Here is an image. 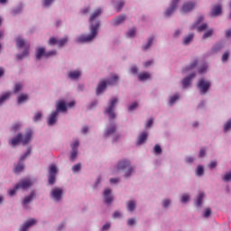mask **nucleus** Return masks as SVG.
Instances as JSON below:
<instances>
[{
    "mask_svg": "<svg viewBox=\"0 0 231 231\" xmlns=\"http://www.w3.org/2000/svg\"><path fill=\"white\" fill-rule=\"evenodd\" d=\"M202 21H203V16H199L197 23L191 26V30H194L196 28V26H198V24H199V23H202Z\"/></svg>",
    "mask_w": 231,
    "mask_h": 231,
    "instance_id": "nucleus-54",
    "label": "nucleus"
},
{
    "mask_svg": "<svg viewBox=\"0 0 231 231\" xmlns=\"http://www.w3.org/2000/svg\"><path fill=\"white\" fill-rule=\"evenodd\" d=\"M223 181H231V171L222 176Z\"/></svg>",
    "mask_w": 231,
    "mask_h": 231,
    "instance_id": "nucleus-37",
    "label": "nucleus"
},
{
    "mask_svg": "<svg viewBox=\"0 0 231 231\" xmlns=\"http://www.w3.org/2000/svg\"><path fill=\"white\" fill-rule=\"evenodd\" d=\"M145 140H147V133L143 132L141 134V136L138 137L137 145H142V143H143V142H145Z\"/></svg>",
    "mask_w": 231,
    "mask_h": 231,
    "instance_id": "nucleus-26",
    "label": "nucleus"
},
{
    "mask_svg": "<svg viewBox=\"0 0 231 231\" xmlns=\"http://www.w3.org/2000/svg\"><path fill=\"white\" fill-rule=\"evenodd\" d=\"M136 107H138V103L137 102H134V104H132L130 106H129V111H134V109H136Z\"/></svg>",
    "mask_w": 231,
    "mask_h": 231,
    "instance_id": "nucleus-55",
    "label": "nucleus"
},
{
    "mask_svg": "<svg viewBox=\"0 0 231 231\" xmlns=\"http://www.w3.org/2000/svg\"><path fill=\"white\" fill-rule=\"evenodd\" d=\"M122 8H124V2L123 1L118 3V5L116 6L117 12H120V10H122Z\"/></svg>",
    "mask_w": 231,
    "mask_h": 231,
    "instance_id": "nucleus-58",
    "label": "nucleus"
},
{
    "mask_svg": "<svg viewBox=\"0 0 231 231\" xmlns=\"http://www.w3.org/2000/svg\"><path fill=\"white\" fill-rule=\"evenodd\" d=\"M90 10L91 9L89 7H84L83 9L80 10V14H82V15H88Z\"/></svg>",
    "mask_w": 231,
    "mask_h": 231,
    "instance_id": "nucleus-47",
    "label": "nucleus"
},
{
    "mask_svg": "<svg viewBox=\"0 0 231 231\" xmlns=\"http://www.w3.org/2000/svg\"><path fill=\"white\" fill-rule=\"evenodd\" d=\"M136 208V203L134 200H130L127 203V210H129V212H133V210H134Z\"/></svg>",
    "mask_w": 231,
    "mask_h": 231,
    "instance_id": "nucleus-30",
    "label": "nucleus"
},
{
    "mask_svg": "<svg viewBox=\"0 0 231 231\" xmlns=\"http://www.w3.org/2000/svg\"><path fill=\"white\" fill-rule=\"evenodd\" d=\"M33 185V180L30 179H23L17 183L13 189L9 190V196H14L15 192L19 190V189H23V190H26V189H30Z\"/></svg>",
    "mask_w": 231,
    "mask_h": 231,
    "instance_id": "nucleus-5",
    "label": "nucleus"
},
{
    "mask_svg": "<svg viewBox=\"0 0 231 231\" xmlns=\"http://www.w3.org/2000/svg\"><path fill=\"white\" fill-rule=\"evenodd\" d=\"M17 48H30V43L26 42L21 37L16 38Z\"/></svg>",
    "mask_w": 231,
    "mask_h": 231,
    "instance_id": "nucleus-17",
    "label": "nucleus"
},
{
    "mask_svg": "<svg viewBox=\"0 0 231 231\" xmlns=\"http://www.w3.org/2000/svg\"><path fill=\"white\" fill-rule=\"evenodd\" d=\"M79 145H80L79 140H75L73 143L70 144L72 152H70L69 158L72 162H75V160L77 159V155L79 154Z\"/></svg>",
    "mask_w": 231,
    "mask_h": 231,
    "instance_id": "nucleus-9",
    "label": "nucleus"
},
{
    "mask_svg": "<svg viewBox=\"0 0 231 231\" xmlns=\"http://www.w3.org/2000/svg\"><path fill=\"white\" fill-rule=\"evenodd\" d=\"M134 223H136V221L134 220V218H130V219H128V221H127V225H128L129 226H133V225H134Z\"/></svg>",
    "mask_w": 231,
    "mask_h": 231,
    "instance_id": "nucleus-59",
    "label": "nucleus"
},
{
    "mask_svg": "<svg viewBox=\"0 0 231 231\" xmlns=\"http://www.w3.org/2000/svg\"><path fill=\"white\" fill-rule=\"evenodd\" d=\"M111 228V224L106 223L103 226L102 230H109Z\"/></svg>",
    "mask_w": 231,
    "mask_h": 231,
    "instance_id": "nucleus-61",
    "label": "nucleus"
},
{
    "mask_svg": "<svg viewBox=\"0 0 231 231\" xmlns=\"http://www.w3.org/2000/svg\"><path fill=\"white\" fill-rule=\"evenodd\" d=\"M169 205H171V200H169V199L163 200L162 206H163L164 208H167Z\"/></svg>",
    "mask_w": 231,
    "mask_h": 231,
    "instance_id": "nucleus-62",
    "label": "nucleus"
},
{
    "mask_svg": "<svg viewBox=\"0 0 231 231\" xmlns=\"http://www.w3.org/2000/svg\"><path fill=\"white\" fill-rule=\"evenodd\" d=\"M68 110V106H66V103L64 101H60L58 103V106H57V108H56V111L57 113H59V111H67Z\"/></svg>",
    "mask_w": 231,
    "mask_h": 231,
    "instance_id": "nucleus-22",
    "label": "nucleus"
},
{
    "mask_svg": "<svg viewBox=\"0 0 231 231\" xmlns=\"http://www.w3.org/2000/svg\"><path fill=\"white\" fill-rule=\"evenodd\" d=\"M81 73L79 70H74V71H70L69 72V78H70L72 80H77V79H79V77H80Z\"/></svg>",
    "mask_w": 231,
    "mask_h": 231,
    "instance_id": "nucleus-24",
    "label": "nucleus"
},
{
    "mask_svg": "<svg viewBox=\"0 0 231 231\" xmlns=\"http://www.w3.org/2000/svg\"><path fill=\"white\" fill-rule=\"evenodd\" d=\"M152 41H154V37H150L148 40V42L146 43V45L143 46V50L144 51H147V50H149V48H151L152 44Z\"/></svg>",
    "mask_w": 231,
    "mask_h": 231,
    "instance_id": "nucleus-31",
    "label": "nucleus"
},
{
    "mask_svg": "<svg viewBox=\"0 0 231 231\" xmlns=\"http://www.w3.org/2000/svg\"><path fill=\"white\" fill-rule=\"evenodd\" d=\"M212 214V211L210 208H207L204 212V217H210V215Z\"/></svg>",
    "mask_w": 231,
    "mask_h": 231,
    "instance_id": "nucleus-56",
    "label": "nucleus"
},
{
    "mask_svg": "<svg viewBox=\"0 0 231 231\" xmlns=\"http://www.w3.org/2000/svg\"><path fill=\"white\" fill-rule=\"evenodd\" d=\"M80 169H81L80 163L75 164V165L72 167L73 172H79V171H80Z\"/></svg>",
    "mask_w": 231,
    "mask_h": 231,
    "instance_id": "nucleus-52",
    "label": "nucleus"
},
{
    "mask_svg": "<svg viewBox=\"0 0 231 231\" xmlns=\"http://www.w3.org/2000/svg\"><path fill=\"white\" fill-rule=\"evenodd\" d=\"M230 129H231V119H229L224 125V132L226 133V131H230Z\"/></svg>",
    "mask_w": 231,
    "mask_h": 231,
    "instance_id": "nucleus-38",
    "label": "nucleus"
},
{
    "mask_svg": "<svg viewBox=\"0 0 231 231\" xmlns=\"http://www.w3.org/2000/svg\"><path fill=\"white\" fill-rule=\"evenodd\" d=\"M30 140H32V131L27 132L25 135H23V134H18L15 137L9 141V145H12V147H15V145H19L20 143L26 145Z\"/></svg>",
    "mask_w": 231,
    "mask_h": 231,
    "instance_id": "nucleus-3",
    "label": "nucleus"
},
{
    "mask_svg": "<svg viewBox=\"0 0 231 231\" xmlns=\"http://www.w3.org/2000/svg\"><path fill=\"white\" fill-rule=\"evenodd\" d=\"M62 194H64V190L60 188H54L51 191V196L55 199V201H60V199H62Z\"/></svg>",
    "mask_w": 231,
    "mask_h": 231,
    "instance_id": "nucleus-10",
    "label": "nucleus"
},
{
    "mask_svg": "<svg viewBox=\"0 0 231 231\" xmlns=\"http://www.w3.org/2000/svg\"><path fill=\"white\" fill-rule=\"evenodd\" d=\"M213 34H214V30L209 29L206 32H204L202 38L203 39H208V37H212Z\"/></svg>",
    "mask_w": 231,
    "mask_h": 231,
    "instance_id": "nucleus-34",
    "label": "nucleus"
},
{
    "mask_svg": "<svg viewBox=\"0 0 231 231\" xmlns=\"http://www.w3.org/2000/svg\"><path fill=\"white\" fill-rule=\"evenodd\" d=\"M35 223H37V221L35 219L28 220L27 222H25L23 224V226L21 227L20 231H28V228L30 226H33V225H35Z\"/></svg>",
    "mask_w": 231,
    "mask_h": 231,
    "instance_id": "nucleus-18",
    "label": "nucleus"
},
{
    "mask_svg": "<svg viewBox=\"0 0 231 231\" xmlns=\"http://www.w3.org/2000/svg\"><path fill=\"white\" fill-rule=\"evenodd\" d=\"M194 77H196V74H190L189 76L186 77L182 80L183 88H189V86H190V82H192V79H194Z\"/></svg>",
    "mask_w": 231,
    "mask_h": 231,
    "instance_id": "nucleus-19",
    "label": "nucleus"
},
{
    "mask_svg": "<svg viewBox=\"0 0 231 231\" xmlns=\"http://www.w3.org/2000/svg\"><path fill=\"white\" fill-rule=\"evenodd\" d=\"M189 198L190 197L189 196V194L182 195V197L180 199L181 203H187V201H189Z\"/></svg>",
    "mask_w": 231,
    "mask_h": 231,
    "instance_id": "nucleus-46",
    "label": "nucleus"
},
{
    "mask_svg": "<svg viewBox=\"0 0 231 231\" xmlns=\"http://www.w3.org/2000/svg\"><path fill=\"white\" fill-rule=\"evenodd\" d=\"M194 162V157H187L186 158V162L187 163H192Z\"/></svg>",
    "mask_w": 231,
    "mask_h": 231,
    "instance_id": "nucleus-63",
    "label": "nucleus"
},
{
    "mask_svg": "<svg viewBox=\"0 0 231 231\" xmlns=\"http://www.w3.org/2000/svg\"><path fill=\"white\" fill-rule=\"evenodd\" d=\"M217 166V162L213 161L209 164V169H216Z\"/></svg>",
    "mask_w": 231,
    "mask_h": 231,
    "instance_id": "nucleus-60",
    "label": "nucleus"
},
{
    "mask_svg": "<svg viewBox=\"0 0 231 231\" xmlns=\"http://www.w3.org/2000/svg\"><path fill=\"white\" fill-rule=\"evenodd\" d=\"M57 116H59V112H52L48 119V125H53L57 122Z\"/></svg>",
    "mask_w": 231,
    "mask_h": 231,
    "instance_id": "nucleus-15",
    "label": "nucleus"
},
{
    "mask_svg": "<svg viewBox=\"0 0 231 231\" xmlns=\"http://www.w3.org/2000/svg\"><path fill=\"white\" fill-rule=\"evenodd\" d=\"M125 172V177L129 178L131 174H133L134 168L131 167V162L127 160H123L117 162V165L116 167V172Z\"/></svg>",
    "mask_w": 231,
    "mask_h": 231,
    "instance_id": "nucleus-2",
    "label": "nucleus"
},
{
    "mask_svg": "<svg viewBox=\"0 0 231 231\" xmlns=\"http://www.w3.org/2000/svg\"><path fill=\"white\" fill-rule=\"evenodd\" d=\"M205 198V193L200 192L197 198L196 206L201 207V204L203 203V199Z\"/></svg>",
    "mask_w": 231,
    "mask_h": 231,
    "instance_id": "nucleus-28",
    "label": "nucleus"
},
{
    "mask_svg": "<svg viewBox=\"0 0 231 231\" xmlns=\"http://www.w3.org/2000/svg\"><path fill=\"white\" fill-rule=\"evenodd\" d=\"M207 28H208V25L207 23H202L200 26L197 27V30L199 32H205V30H207Z\"/></svg>",
    "mask_w": 231,
    "mask_h": 231,
    "instance_id": "nucleus-40",
    "label": "nucleus"
},
{
    "mask_svg": "<svg viewBox=\"0 0 231 231\" xmlns=\"http://www.w3.org/2000/svg\"><path fill=\"white\" fill-rule=\"evenodd\" d=\"M53 55H57V51H50L45 52L46 59H49V57H53Z\"/></svg>",
    "mask_w": 231,
    "mask_h": 231,
    "instance_id": "nucleus-44",
    "label": "nucleus"
},
{
    "mask_svg": "<svg viewBox=\"0 0 231 231\" xmlns=\"http://www.w3.org/2000/svg\"><path fill=\"white\" fill-rule=\"evenodd\" d=\"M154 152H156V154H162V147L159 144L154 146Z\"/></svg>",
    "mask_w": 231,
    "mask_h": 231,
    "instance_id": "nucleus-53",
    "label": "nucleus"
},
{
    "mask_svg": "<svg viewBox=\"0 0 231 231\" xmlns=\"http://www.w3.org/2000/svg\"><path fill=\"white\" fill-rule=\"evenodd\" d=\"M46 49L44 47H40L36 49V59L37 60H41L42 57H45Z\"/></svg>",
    "mask_w": 231,
    "mask_h": 231,
    "instance_id": "nucleus-20",
    "label": "nucleus"
},
{
    "mask_svg": "<svg viewBox=\"0 0 231 231\" xmlns=\"http://www.w3.org/2000/svg\"><path fill=\"white\" fill-rule=\"evenodd\" d=\"M204 172H205V170L203 169V166H198L197 175L198 176H203Z\"/></svg>",
    "mask_w": 231,
    "mask_h": 231,
    "instance_id": "nucleus-41",
    "label": "nucleus"
},
{
    "mask_svg": "<svg viewBox=\"0 0 231 231\" xmlns=\"http://www.w3.org/2000/svg\"><path fill=\"white\" fill-rule=\"evenodd\" d=\"M28 100V95L27 94H21L18 96L17 102L18 104H24Z\"/></svg>",
    "mask_w": 231,
    "mask_h": 231,
    "instance_id": "nucleus-27",
    "label": "nucleus"
},
{
    "mask_svg": "<svg viewBox=\"0 0 231 231\" xmlns=\"http://www.w3.org/2000/svg\"><path fill=\"white\" fill-rule=\"evenodd\" d=\"M192 39H194V34H189L187 37L184 38L183 44H190V42H192Z\"/></svg>",
    "mask_w": 231,
    "mask_h": 231,
    "instance_id": "nucleus-32",
    "label": "nucleus"
},
{
    "mask_svg": "<svg viewBox=\"0 0 231 231\" xmlns=\"http://www.w3.org/2000/svg\"><path fill=\"white\" fill-rule=\"evenodd\" d=\"M196 66H198V60H195L193 61V63L190 65V67H189V68H187V70H189V69H194V68H195Z\"/></svg>",
    "mask_w": 231,
    "mask_h": 231,
    "instance_id": "nucleus-57",
    "label": "nucleus"
},
{
    "mask_svg": "<svg viewBox=\"0 0 231 231\" xmlns=\"http://www.w3.org/2000/svg\"><path fill=\"white\" fill-rule=\"evenodd\" d=\"M178 3H180V0H172L170 8L164 13L165 17H169L174 14V10L178 7Z\"/></svg>",
    "mask_w": 231,
    "mask_h": 231,
    "instance_id": "nucleus-11",
    "label": "nucleus"
},
{
    "mask_svg": "<svg viewBox=\"0 0 231 231\" xmlns=\"http://www.w3.org/2000/svg\"><path fill=\"white\" fill-rule=\"evenodd\" d=\"M59 40H57L55 37H51L49 40L50 46H55V44H58Z\"/></svg>",
    "mask_w": 231,
    "mask_h": 231,
    "instance_id": "nucleus-39",
    "label": "nucleus"
},
{
    "mask_svg": "<svg viewBox=\"0 0 231 231\" xmlns=\"http://www.w3.org/2000/svg\"><path fill=\"white\" fill-rule=\"evenodd\" d=\"M118 82V76L115 75L111 79H108L106 80L102 79L99 84L97 85L96 93L97 95H100L104 93V90L106 89V86H115Z\"/></svg>",
    "mask_w": 231,
    "mask_h": 231,
    "instance_id": "nucleus-4",
    "label": "nucleus"
},
{
    "mask_svg": "<svg viewBox=\"0 0 231 231\" xmlns=\"http://www.w3.org/2000/svg\"><path fill=\"white\" fill-rule=\"evenodd\" d=\"M124 21H125V15L122 14L113 20V24H114V26H118V25L122 24V23H124Z\"/></svg>",
    "mask_w": 231,
    "mask_h": 231,
    "instance_id": "nucleus-21",
    "label": "nucleus"
},
{
    "mask_svg": "<svg viewBox=\"0 0 231 231\" xmlns=\"http://www.w3.org/2000/svg\"><path fill=\"white\" fill-rule=\"evenodd\" d=\"M12 97V92H5L0 97V106H3L5 104V100H8Z\"/></svg>",
    "mask_w": 231,
    "mask_h": 231,
    "instance_id": "nucleus-23",
    "label": "nucleus"
},
{
    "mask_svg": "<svg viewBox=\"0 0 231 231\" xmlns=\"http://www.w3.org/2000/svg\"><path fill=\"white\" fill-rule=\"evenodd\" d=\"M66 42H68L67 37L58 40V47L62 48V46H64Z\"/></svg>",
    "mask_w": 231,
    "mask_h": 231,
    "instance_id": "nucleus-35",
    "label": "nucleus"
},
{
    "mask_svg": "<svg viewBox=\"0 0 231 231\" xmlns=\"http://www.w3.org/2000/svg\"><path fill=\"white\" fill-rule=\"evenodd\" d=\"M55 176H57V175H53V174L49 175V183H50V185H53L55 183Z\"/></svg>",
    "mask_w": 231,
    "mask_h": 231,
    "instance_id": "nucleus-49",
    "label": "nucleus"
},
{
    "mask_svg": "<svg viewBox=\"0 0 231 231\" xmlns=\"http://www.w3.org/2000/svg\"><path fill=\"white\" fill-rule=\"evenodd\" d=\"M114 133H116V125H113L105 133L106 136H111V134H114Z\"/></svg>",
    "mask_w": 231,
    "mask_h": 231,
    "instance_id": "nucleus-25",
    "label": "nucleus"
},
{
    "mask_svg": "<svg viewBox=\"0 0 231 231\" xmlns=\"http://www.w3.org/2000/svg\"><path fill=\"white\" fill-rule=\"evenodd\" d=\"M21 89H23V85H21V83H16L14 86V93H19Z\"/></svg>",
    "mask_w": 231,
    "mask_h": 231,
    "instance_id": "nucleus-43",
    "label": "nucleus"
},
{
    "mask_svg": "<svg viewBox=\"0 0 231 231\" xmlns=\"http://www.w3.org/2000/svg\"><path fill=\"white\" fill-rule=\"evenodd\" d=\"M135 33H136L135 29H130L127 32V37H130V38L134 37Z\"/></svg>",
    "mask_w": 231,
    "mask_h": 231,
    "instance_id": "nucleus-50",
    "label": "nucleus"
},
{
    "mask_svg": "<svg viewBox=\"0 0 231 231\" xmlns=\"http://www.w3.org/2000/svg\"><path fill=\"white\" fill-rule=\"evenodd\" d=\"M49 174L57 175V166L55 164L50 166Z\"/></svg>",
    "mask_w": 231,
    "mask_h": 231,
    "instance_id": "nucleus-36",
    "label": "nucleus"
},
{
    "mask_svg": "<svg viewBox=\"0 0 231 231\" xmlns=\"http://www.w3.org/2000/svg\"><path fill=\"white\" fill-rule=\"evenodd\" d=\"M104 198H105V202L107 205H111V203H113V196H111V189H105Z\"/></svg>",
    "mask_w": 231,
    "mask_h": 231,
    "instance_id": "nucleus-14",
    "label": "nucleus"
},
{
    "mask_svg": "<svg viewBox=\"0 0 231 231\" xmlns=\"http://www.w3.org/2000/svg\"><path fill=\"white\" fill-rule=\"evenodd\" d=\"M102 15V8H97L96 9L89 17V23H90V34L88 36L86 35H81L78 37L77 42H89L90 41H93L95 37H97V34L98 33V28L100 26V22H96L95 21L97 19V17H100Z\"/></svg>",
    "mask_w": 231,
    "mask_h": 231,
    "instance_id": "nucleus-1",
    "label": "nucleus"
},
{
    "mask_svg": "<svg viewBox=\"0 0 231 231\" xmlns=\"http://www.w3.org/2000/svg\"><path fill=\"white\" fill-rule=\"evenodd\" d=\"M30 152H32V148H28L24 155L21 156L20 162L14 168V172L16 174H18V172H22V171L24 170V164H23V161L26 160L27 156H30Z\"/></svg>",
    "mask_w": 231,
    "mask_h": 231,
    "instance_id": "nucleus-7",
    "label": "nucleus"
},
{
    "mask_svg": "<svg viewBox=\"0 0 231 231\" xmlns=\"http://www.w3.org/2000/svg\"><path fill=\"white\" fill-rule=\"evenodd\" d=\"M33 198H35V191H32L29 196L24 198L23 201V206L24 208H27L28 203H30V201H32Z\"/></svg>",
    "mask_w": 231,
    "mask_h": 231,
    "instance_id": "nucleus-16",
    "label": "nucleus"
},
{
    "mask_svg": "<svg viewBox=\"0 0 231 231\" xmlns=\"http://www.w3.org/2000/svg\"><path fill=\"white\" fill-rule=\"evenodd\" d=\"M222 12H223V9L221 7V5H217L213 6L210 15L211 17H217L221 15Z\"/></svg>",
    "mask_w": 231,
    "mask_h": 231,
    "instance_id": "nucleus-12",
    "label": "nucleus"
},
{
    "mask_svg": "<svg viewBox=\"0 0 231 231\" xmlns=\"http://www.w3.org/2000/svg\"><path fill=\"white\" fill-rule=\"evenodd\" d=\"M19 129H21V125L19 123L13 125V126L11 128V130L14 131V133L16 131H19Z\"/></svg>",
    "mask_w": 231,
    "mask_h": 231,
    "instance_id": "nucleus-48",
    "label": "nucleus"
},
{
    "mask_svg": "<svg viewBox=\"0 0 231 231\" xmlns=\"http://www.w3.org/2000/svg\"><path fill=\"white\" fill-rule=\"evenodd\" d=\"M41 118H42V113L38 112L34 115L33 122H39V120H41Z\"/></svg>",
    "mask_w": 231,
    "mask_h": 231,
    "instance_id": "nucleus-42",
    "label": "nucleus"
},
{
    "mask_svg": "<svg viewBox=\"0 0 231 231\" xmlns=\"http://www.w3.org/2000/svg\"><path fill=\"white\" fill-rule=\"evenodd\" d=\"M30 48H25V50L23 51L22 55H17L18 60H21L22 59H24V57H28L30 51Z\"/></svg>",
    "mask_w": 231,
    "mask_h": 231,
    "instance_id": "nucleus-33",
    "label": "nucleus"
},
{
    "mask_svg": "<svg viewBox=\"0 0 231 231\" xmlns=\"http://www.w3.org/2000/svg\"><path fill=\"white\" fill-rule=\"evenodd\" d=\"M196 6V3L194 2H187L183 5L181 12L184 14H187V12H190L191 10H194Z\"/></svg>",
    "mask_w": 231,
    "mask_h": 231,
    "instance_id": "nucleus-13",
    "label": "nucleus"
},
{
    "mask_svg": "<svg viewBox=\"0 0 231 231\" xmlns=\"http://www.w3.org/2000/svg\"><path fill=\"white\" fill-rule=\"evenodd\" d=\"M138 79L140 81L147 80L148 79H151V74L148 72L140 73L138 74Z\"/></svg>",
    "mask_w": 231,
    "mask_h": 231,
    "instance_id": "nucleus-29",
    "label": "nucleus"
},
{
    "mask_svg": "<svg viewBox=\"0 0 231 231\" xmlns=\"http://www.w3.org/2000/svg\"><path fill=\"white\" fill-rule=\"evenodd\" d=\"M153 120L152 119H149L148 122L146 123V127H151L153 124Z\"/></svg>",
    "mask_w": 231,
    "mask_h": 231,
    "instance_id": "nucleus-64",
    "label": "nucleus"
},
{
    "mask_svg": "<svg viewBox=\"0 0 231 231\" xmlns=\"http://www.w3.org/2000/svg\"><path fill=\"white\" fill-rule=\"evenodd\" d=\"M198 88H199L201 95H205L210 88V82L205 80V79H200L198 83Z\"/></svg>",
    "mask_w": 231,
    "mask_h": 231,
    "instance_id": "nucleus-8",
    "label": "nucleus"
},
{
    "mask_svg": "<svg viewBox=\"0 0 231 231\" xmlns=\"http://www.w3.org/2000/svg\"><path fill=\"white\" fill-rule=\"evenodd\" d=\"M116 104H118V98L113 97L108 103V107L105 110V113L108 114L110 120H115V118H116V116L115 115V106H116Z\"/></svg>",
    "mask_w": 231,
    "mask_h": 231,
    "instance_id": "nucleus-6",
    "label": "nucleus"
},
{
    "mask_svg": "<svg viewBox=\"0 0 231 231\" xmlns=\"http://www.w3.org/2000/svg\"><path fill=\"white\" fill-rule=\"evenodd\" d=\"M178 98H180V97H178V95H174L173 97H171L170 98L171 106H173L176 103V100H178Z\"/></svg>",
    "mask_w": 231,
    "mask_h": 231,
    "instance_id": "nucleus-45",
    "label": "nucleus"
},
{
    "mask_svg": "<svg viewBox=\"0 0 231 231\" xmlns=\"http://www.w3.org/2000/svg\"><path fill=\"white\" fill-rule=\"evenodd\" d=\"M228 57H230V54L228 51H226L222 56V62H226V60H228Z\"/></svg>",
    "mask_w": 231,
    "mask_h": 231,
    "instance_id": "nucleus-51",
    "label": "nucleus"
}]
</instances>
